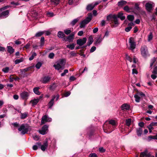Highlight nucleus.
<instances>
[{"mask_svg": "<svg viewBox=\"0 0 157 157\" xmlns=\"http://www.w3.org/2000/svg\"><path fill=\"white\" fill-rule=\"evenodd\" d=\"M75 47V45L74 44H70L67 45V47L70 49L71 50H73Z\"/></svg>", "mask_w": 157, "mask_h": 157, "instance_id": "nucleus-40", "label": "nucleus"}, {"mask_svg": "<svg viewBox=\"0 0 157 157\" xmlns=\"http://www.w3.org/2000/svg\"><path fill=\"white\" fill-rule=\"evenodd\" d=\"M78 0H68V2L70 5H71L73 3H75Z\"/></svg>", "mask_w": 157, "mask_h": 157, "instance_id": "nucleus-46", "label": "nucleus"}, {"mask_svg": "<svg viewBox=\"0 0 157 157\" xmlns=\"http://www.w3.org/2000/svg\"><path fill=\"white\" fill-rule=\"evenodd\" d=\"M52 120L51 118L49 117L48 116L45 115L43 116L42 118L41 121V124H43L46 122H50Z\"/></svg>", "mask_w": 157, "mask_h": 157, "instance_id": "nucleus-10", "label": "nucleus"}, {"mask_svg": "<svg viewBox=\"0 0 157 157\" xmlns=\"http://www.w3.org/2000/svg\"><path fill=\"white\" fill-rule=\"evenodd\" d=\"M127 2L125 1L122 0L118 3V5L119 6H122L126 4Z\"/></svg>", "mask_w": 157, "mask_h": 157, "instance_id": "nucleus-31", "label": "nucleus"}, {"mask_svg": "<svg viewBox=\"0 0 157 157\" xmlns=\"http://www.w3.org/2000/svg\"><path fill=\"white\" fill-rule=\"evenodd\" d=\"M112 17L113 19V21L114 22L115 25L116 26H117L118 25L119 23L117 19V15L116 14H113Z\"/></svg>", "mask_w": 157, "mask_h": 157, "instance_id": "nucleus-20", "label": "nucleus"}, {"mask_svg": "<svg viewBox=\"0 0 157 157\" xmlns=\"http://www.w3.org/2000/svg\"><path fill=\"white\" fill-rule=\"evenodd\" d=\"M31 130V126L27 124H22L18 128L19 131L21 132V135H24L27 133L28 131Z\"/></svg>", "mask_w": 157, "mask_h": 157, "instance_id": "nucleus-2", "label": "nucleus"}, {"mask_svg": "<svg viewBox=\"0 0 157 157\" xmlns=\"http://www.w3.org/2000/svg\"><path fill=\"white\" fill-rule=\"evenodd\" d=\"M139 5V4L137 3H136L135 5V8L138 10H139L140 9Z\"/></svg>", "mask_w": 157, "mask_h": 157, "instance_id": "nucleus-54", "label": "nucleus"}, {"mask_svg": "<svg viewBox=\"0 0 157 157\" xmlns=\"http://www.w3.org/2000/svg\"><path fill=\"white\" fill-rule=\"evenodd\" d=\"M47 15L49 17H52L54 16V13L52 12H48L47 13Z\"/></svg>", "mask_w": 157, "mask_h": 157, "instance_id": "nucleus-60", "label": "nucleus"}, {"mask_svg": "<svg viewBox=\"0 0 157 157\" xmlns=\"http://www.w3.org/2000/svg\"><path fill=\"white\" fill-rule=\"evenodd\" d=\"M152 73V74H157V66H155L154 67Z\"/></svg>", "mask_w": 157, "mask_h": 157, "instance_id": "nucleus-52", "label": "nucleus"}, {"mask_svg": "<svg viewBox=\"0 0 157 157\" xmlns=\"http://www.w3.org/2000/svg\"><path fill=\"white\" fill-rule=\"evenodd\" d=\"M7 48L8 52L10 54L13 53L14 52V50L12 47L8 46L7 47Z\"/></svg>", "mask_w": 157, "mask_h": 157, "instance_id": "nucleus-29", "label": "nucleus"}, {"mask_svg": "<svg viewBox=\"0 0 157 157\" xmlns=\"http://www.w3.org/2000/svg\"><path fill=\"white\" fill-rule=\"evenodd\" d=\"M128 20L130 21H132L134 19V17L133 15H129L127 17Z\"/></svg>", "mask_w": 157, "mask_h": 157, "instance_id": "nucleus-43", "label": "nucleus"}, {"mask_svg": "<svg viewBox=\"0 0 157 157\" xmlns=\"http://www.w3.org/2000/svg\"><path fill=\"white\" fill-rule=\"evenodd\" d=\"M89 157H98L97 155L95 153L90 154Z\"/></svg>", "mask_w": 157, "mask_h": 157, "instance_id": "nucleus-56", "label": "nucleus"}, {"mask_svg": "<svg viewBox=\"0 0 157 157\" xmlns=\"http://www.w3.org/2000/svg\"><path fill=\"white\" fill-rule=\"evenodd\" d=\"M96 49V48L95 46H93L92 47V48H91L90 52H94Z\"/></svg>", "mask_w": 157, "mask_h": 157, "instance_id": "nucleus-55", "label": "nucleus"}, {"mask_svg": "<svg viewBox=\"0 0 157 157\" xmlns=\"http://www.w3.org/2000/svg\"><path fill=\"white\" fill-rule=\"evenodd\" d=\"M31 67H29L23 69H21L20 70V71L21 75H23L25 74V72H26L29 70L31 69Z\"/></svg>", "mask_w": 157, "mask_h": 157, "instance_id": "nucleus-24", "label": "nucleus"}, {"mask_svg": "<svg viewBox=\"0 0 157 157\" xmlns=\"http://www.w3.org/2000/svg\"><path fill=\"white\" fill-rule=\"evenodd\" d=\"M33 138L35 140L37 141L39 140V137L37 135H35L33 136Z\"/></svg>", "mask_w": 157, "mask_h": 157, "instance_id": "nucleus-59", "label": "nucleus"}, {"mask_svg": "<svg viewBox=\"0 0 157 157\" xmlns=\"http://www.w3.org/2000/svg\"><path fill=\"white\" fill-rule=\"evenodd\" d=\"M102 40V39L101 37V36L99 37L96 38L95 40V45L96 46H97L99 45Z\"/></svg>", "mask_w": 157, "mask_h": 157, "instance_id": "nucleus-19", "label": "nucleus"}, {"mask_svg": "<svg viewBox=\"0 0 157 157\" xmlns=\"http://www.w3.org/2000/svg\"><path fill=\"white\" fill-rule=\"evenodd\" d=\"M48 146V142L47 140H46L44 142L43 145H41V146L40 147L41 150L43 151H44L45 150Z\"/></svg>", "mask_w": 157, "mask_h": 157, "instance_id": "nucleus-15", "label": "nucleus"}, {"mask_svg": "<svg viewBox=\"0 0 157 157\" xmlns=\"http://www.w3.org/2000/svg\"><path fill=\"white\" fill-rule=\"evenodd\" d=\"M157 75L156 74H153L151 75V77L153 79H155L157 77Z\"/></svg>", "mask_w": 157, "mask_h": 157, "instance_id": "nucleus-63", "label": "nucleus"}, {"mask_svg": "<svg viewBox=\"0 0 157 157\" xmlns=\"http://www.w3.org/2000/svg\"><path fill=\"white\" fill-rule=\"evenodd\" d=\"M152 139L157 140V133L155 136H148V141H150Z\"/></svg>", "mask_w": 157, "mask_h": 157, "instance_id": "nucleus-33", "label": "nucleus"}, {"mask_svg": "<svg viewBox=\"0 0 157 157\" xmlns=\"http://www.w3.org/2000/svg\"><path fill=\"white\" fill-rule=\"evenodd\" d=\"M124 10L126 12H128L129 11V8L128 6H126L124 7Z\"/></svg>", "mask_w": 157, "mask_h": 157, "instance_id": "nucleus-57", "label": "nucleus"}, {"mask_svg": "<svg viewBox=\"0 0 157 157\" xmlns=\"http://www.w3.org/2000/svg\"><path fill=\"white\" fill-rule=\"evenodd\" d=\"M44 33V31H39L36 33L35 36L37 37H39L42 35Z\"/></svg>", "mask_w": 157, "mask_h": 157, "instance_id": "nucleus-35", "label": "nucleus"}, {"mask_svg": "<svg viewBox=\"0 0 157 157\" xmlns=\"http://www.w3.org/2000/svg\"><path fill=\"white\" fill-rule=\"evenodd\" d=\"M79 19L78 18L75 19L73 20L70 23V24L72 26H74L75 24L78 22V21Z\"/></svg>", "mask_w": 157, "mask_h": 157, "instance_id": "nucleus-36", "label": "nucleus"}, {"mask_svg": "<svg viewBox=\"0 0 157 157\" xmlns=\"http://www.w3.org/2000/svg\"><path fill=\"white\" fill-rule=\"evenodd\" d=\"M141 55L144 58H146L149 56L148 51L147 47L146 45L142 46L140 48Z\"/></svg>", "mask_w": 157, "mask_h": 157, "instance_id": "nucleus-5", "label": "nucleus"}, {"mask_svg": "<svg viewBox=\"0 0 157 157\" xmlns=\"http://www.w3.org/2000/svg\"><path fill=\"white\" fill-rule=\"evenodd\" d=\"M71 32V29H66L64 30V33L67 35L69 34Z\"/></svg>", "mask_w": 157, "mask_h": 157, "instance_id": "nucleus-50", "label": "nucleus"}, {"mask_svg": "<svg viewBox=\"0 0 157 157\" xmlns=\"http://www.w3.org/2000/svg\"><path fill=\"white\" fill-rule=\"evenodd\" d=\"M68 70L67 69H65L64 71L61 74V75L62 77L64 76L65 74L68 72Z\"/></svg>", "mask_w": 157, "mask_h": 157, "instance_id": "nucleus-51", "label": "nucleus"}, {"mask_svg": "<svg viewBox=\"0 0 157 157\" xmlns=\"http://www.w3.org/2000/svg\"><path fill=\"white\" fill-rule=\"evenodd\" d=\"M100 2H97L94 3H92L88 5L86 7V10L88 11L92 10L93 9L95 6L98 5Z\"/></svg>", "mask_w": 157, "mask_h": 157, "instance_id": "nucleus-11", "label": "nucleus"}, {"mask_svg": "<svg viewBox=\"0 0 157 157\" xmlns=\"http://www.w3.org/2000/svg\"><path fill=\"white\" fill-rule=\"evenodd\" d=\"M86 37L78 39L77 41V44L80 46H82L86 43Z\"/></svg>", "mask_w": 157, "mask_h": 157, "instance_id": "nucleus-13", "label": "nucleus"}, {"mask_svg": "<svg viewBox=\"0 0 157 157\" xmlns=\"http://www.w3.org/2000/svg\"><path fill=\"white\" fill-rule=\"evenodd\" d=\"M151 125L152 126H157V122H152L151 123Z\"/></svg>", "mask_w": 157, "mask_h": 157, "instance_id": "nucleus-64", "label": "nucleus"}, {"mask_svg": "<svg viewBox=\"0 0 157 157\" xmlns=\"http://www.w3.org/2000/svg\"><path fill=\"white\" fill-rule=\"evenodd\" d=\"M58 36L59 38H63V40H65V38H64L65 35L61 31H59L58 33Z\"/></svg>", "mask_w": 157, "mask_h": 157, "instance_id": "nucleus-22", "label": "nucleus"}, {"mask_svg": "<svg viewBox=\"0 0 157 157\" xmlns=\"http://www.w3.org/2000/svg\"><path fill=\"white\" fill-rule=\"evenodd\" d=\"M13 75H11L9 76V81L10 82H13L14 80V78L12 77V76H13Z\"/></svg>", "mask_w": 157, "mask_h": 157, "instance_id": "nucleus-53", "label": "nucleus"}, {"mask_svg": "<svg viewBox=\"0 0 157 157\" xmlns=\"http://www.w3.org/2000/svg\"><path fill=\"white\" fill-rule=\"evenodd\" d=\"M54 56L55 54L53 53L52 52L49 54L48 57L50 59H52L54 58Z\"/></svg>", "mask_w": 157, "mask_h": 157, "instance_id": "nucleus-49", "label": "nucleus"}, {"mask_svg": "<svg viewBox=\"0 0 157 157\" xmlns=\"http://www.w3.org/2000/svg\"><path fill=\"white\" fill-rule=\"evenodd\" d=\"M42 63L40 62H38L36 65L35 67L37 69H39L42 66Z\"/></svg>", "mask_w": 157, "mask_h": 157, "instance_id": "nucleus-45", "label": "nucleus"}, {"mask_svg": "<svg viewBox=\"0 0 157 157\" xmlns=\"http://www.w3.org/2000/svg\"><path fill=\"white\" fill-rule=\"evenodd\" d=\"M135 100L136 102H139L140 101V97L137 94H136L134 96Z\"/></svg>", "mask_w": 157, "mask_h": 157, "instance_id": "nucleus-32", "label": "nucleus"}, {"mask_svg": "<svg viewBox=\"0 0 157 157\" xmlns=\"http://www.w3.org/2000/svg\"><path fill=\"white\" fill-rule=\"evenodd\" d=\"M113 15H111L110 14L109 15H108L106 17L107 20V21L111 19L112 18L113 19Z\"/></svg>", "mask_w": 157, "mask_h": 157, "instance_id": "nucleus-58", "label": "nucleus"}, {"mask_svg": "<svg viewBox=\"0 0 157 157\" xmlns=\"http://www.w3.org/2000/svg\"><path fill=\"white\" fill-rule=\"evenodd\" d=\"M143 129L141 128H139L136 129V132L137 135L140 136L142 134Z\"/></svg>", "mask_w": 157, "mask_h": 157, "instance_id": "nucleus-25", "label": "nucleus"}, {"mask_svg": "<svg viewBox=\"0 0 157 157\" xmlns=\"http://www.w3.org/2000/svg\"><path fill=\"white\" fill-rule=\"evenodd\" d=\"M155 4L152 2H148L145 5L146 9L149 12L152 10L153 7L154 6Z\"/></svg>", "mask_w": 157, "mask_h": 157, "instance_id": "nucleus-9", "label": "nucleus"}, {"mask_svg": "<svg viewBox=\"0 0 157 157\" xmlns=\"http://www.w3.org/2000/svg\"><path fill=\"white\" fill-rule=\"evenodd\" d=\"M48 126L45 125L42 127L41 130L39 131V132L43 135H45L47 133V132L48 130Z\"/></svg>", "mask_w": 157, "mask_h": 157, "instance_id": "nucleus-12", "label": "nucleus"}, {"mask_svg": "<svg viewBox=\"0 0 157 157\" xmlns=\"http://www.w3.org/2000/svg\"><path fill=\"white\" fill-rule=\"evenodd\" d=\"M41 143L40 142H38L36 143V144L33 146V148L34 150H36L38 148L40 147L41 146Z\"/></svg>", "mask_w": 157, "mask_h": 157, "instance_id": "nucleus-21", "label": "nucleus"}, {"mask_svg": "<svg viewBox=\"0 0 157 157\" xmlns=\"http://www.w3.org/2000/svg\"><path fill=\"white\" fill-rule=\"evenodd\" d=\"M121 108L122 110L125 111V110H129L130 108V106L128 104H124L121 105Z\"/></svg>", "mask_w": 157, "mask_h": 157, "instance_id": "nucleus-18", "label": "nucleus"}, {"mask_svg": "<svg viewBox=\"0 0 157 157\" xmlns=\"http://www.w3.org/2000/svg\"><path fill=\"white\" fill-rule=\"evenodd\" d=\"M39 101V99H34L33 100L31 101L30 102L32 103L33 106L36 105L38 102Z\"/></svg>", "mask_w": 157, "mask_h": 157, "instance_id": "nucleus-30", "label": "nucleus"}, {"mask_svg": "<svg viewBox=\"0 0 157 157\" xmlns=\"http://www.w3.org/2000/svg\"><path fill=\"white\" fill-rule=\"evenodd\" d=\"M40 45L41 46H44V36H42L40 39Z\"/></svg>", "mask_w": 157, "mask_h": 157, "instance_id": "nucleus-42", "label": "nucleus"}, {"mask_svg": "<svg viewBox=\"0 0 157 157\" xmlns=\"http://www.w3.org/2000/svg\"><path fill=\"white\" fill-rule=\"evenodd\" d=\"M129 49L132 51L134 50L136 47V43L133 37H131L129 39Z\"/></svg>", "mask_w": 157, "mask_h": 157, "instance_id": "nucleus-7", "label": "nucleus"}, {"mask_svg": "<svg viewBox=\"0 0 157 157\" xmlns=\"http://www.w3.org/2000/svg\"><path fill=\"white\" fill-rule=\"evenodd\" d=\"M29 96V93L26 91L22 92L20 94V96L21 98L25 100H27L28 99Z\"/></svg>", "mask_w": 157, "mask_h": 157, "instance_id": "nucleus-8", "label": "nucleus"}, {"mask_svg": "<svg viewBox=\"0 0 157 157\" xmlns=\"http://www.w3.org/2000/svg\"><path fill=\"white\" fill-rule=\"evenodd\" d=\"M117 17L120 18L121 20H124L125 18V17L123 15V13L121 12H119L118 15Z\"/></svg>", "mask_w": 157, "mask_h": 157, "instance_id": "nucleus-27", "label": "nucleus"}, {"mask_svg": "<svg viewBox=\"0 0 157 157\" xmlns=\"http://www.w3.org/2000/svg\"><path fill=\"white\" fill-rule=\"evenodd\" d=\"M10 70V68L8 67H6L2 68V71L4 73H7L9 72Z\"/></svg>", "mask_w": 157, "mask_h": 157, "instance_id": "nucleus-37", "label": "nucleus"}, {"mask_svg": "<svg viewBox=\"0 0 157 157\" xmlns=\"http://www.w3.org/2000/svg\"><path fill=\"white\" fill-rule=\"evenodd\" d=\"M147 152V150H145L144 151L141 152L140 155V157H146V153Z\"/></svg>", "mask_w": 157, "mask_h": 157, "instance_id": "nucleus-39", "label": "nucleus"}, {"mask_svg": "<svg viewBox=\"0 0 157 157\" xmlns=\"http://www.w3.org/2000/svg\"><path fill=\"white\" fill-rule=\"evenodd\" d=\"M66 61L65 59H60L59 60L56 64H54V67L56 69L59 70L60 69H63L64 68V66L66 63Z\"/></svg>", "mask_w": 157, "mask_h": 157, "instance_id": "nucleus-4", "label": "nucleus"}, {"mask_svg": "<svg viewBox=\"0 0 157 157\" xmlns=\"http://www.w3.org/2000/svg\"><path fill=\"white\" fill-rule=\"evenodd\" d=\"M126 59L129 61L130 62H131L132 61V59L127 54H126Z\"/></svg>", "mask_w": 157, "mask_h": 157, "instance_id": "nucleus-48", "label": "nucleus"}, {"mask_svg": "<svg viewBox=\"0 0 157 157\" xmlns=\"http://www.w3.org/2000/svg\"><path fill=\"white\" fill-rule=\"evenodd\" d=\"M57 87V85L55 83H53L50 86L49 89L52 90H54Z\"/></svg>", "mask_w": 157, "mask_h": 157, "instance_id": "nucleus-34", "label": "nucleus"}, {"mask_svg": "<svg viewBox=\"0 0 157 157\" xmlns=\"http://www.w3.org/2000/svg\"><path fill=\"white\" fill-rule=\"evenodd\" d=\"M36 56V54L35 52H33V53L31 56L29 58V59L31 61L33 59L35 56Z\"/></svg>", "mask_w": 157, "mask_h": 157, "instance_id": "nucleus-47", "label": "nucleus"}, {"mask_svg": "<svg viewBox=\"0 0 157 157\" xmlns=\"http://www.w3.org/2000/svg\"><path fill=\"white\" fill-rule=\"evenodd\" d=\"M156 59L155 57H154L151 59L150 64V66L151 67L153 65L154 63L156 61Z\"/></svg>", "mask_w": 157, "mask_h": 157, "instance_id": "nucleus-44", "label": "nucleus"}, {"mask_svg": "<svg viewBox=\"0 0 157 157\" xmlns=\"http://www.w3.org/2000/svg\"><path fill=\"white\" fill-rule=\"evenodd\" d=\"M153 37V35L152 32H150L149 35L148 36L147 40L148 41H150L152 40Z\"/></svg>", "mask_w": 157, "mask_h": 157, "instance_id": "nucleus-38", "label": "nucleus"}, {"mask_svg": "<svg viewBox=\"0 0 157 157\" xmlns=\"http://www.w3.org/2000/svg\"><path fill=\"white\" fill-rule=\"evenodd\" d=\"M28 113L27 112H25L24 113H21V118L24 119L26 118L28 116Z\"/></svg>", "mask_w": 157, "mask_h": 157, "instance_id": "nucleus-28", "label": "nucleus"}, {"mask_svg": "<svg viewBox=\"0 0 157 157\" xmlns=\"http://www.w3.org/2000/svg\"><path fill=\"white\" fill-rule=\"evenodd\" d=\"M59 97V95L57 94L56 95H54L52 96V99L48 103V105L49 108H51L53 106L54 103V100L56 99V101H57Z\"/></svg>", "mask_w": 157, "mask_h": 157, "instance_id": "nucleus-6", "label": "nucleus"}, {"mask_svg": "<svg viewBox=\"0 0 157 157\" xmlns=\"http://www.w3.org/2000/svg\"><path fill=\"white\" fill-rule=\"evenodd\" d=\"M75 34V33H72L67 37L66 40H65V41H68L69 42H72L74 40Z\"/></svg>", "mask_w": 157, "mask_h": 157, "instance_id": "nucleus-16", "label": "nucleus"}, {"mask_svg": "<svg viewBox=\"0 0 157 157\" xmlns=\"http://www.w3.org/2000/svg\"><path fill=\"white\" fill-rule=\"evenodd\" d=\"M50 79L51 78L49 76H44L42 78L41 81L43 83L45 84L49 82Z\"/></svg>", "mask_w": 157, "mask_h": 157, "instance_id": "nucleus-17", "label": "nucleus"}, {"mask_svg": "<svg viewBox=\"0 0 157 157\" xmlns=\"http://www.w3.org/2000/svg\"><path fill=\"white\" fill-rule=\"evenodd\" d=\"M132 28V27L129 26L126 28L125 29V30L126 32H128L131 30Z\"/></svg>", "mask_w": 157, "mask_h": 157, "instance_id": "nucleus-62", "label": "nucleus"}, {"mask_svg": "<svg viewBox=\"0 0 157 157\" xmlns=\"http://www.w3.org/2000/svg\"><path fill=\"white\" fill-rule=\"evenodd\" d=\"M131 119L130 118H129L126 120V124L127 126H129L131 124Z\"/></svg>", "mask_w": 157, "mask_h": 157, "instance_id": "nucleus-41", "label": "nucleus"}, {"mask_svg": "<svg viewBox=\"0 0 157 157\" xmlns=\"http://www.w3.org/2000/svg\"><path fill=\"white\" fill-rule=\"evenodd\" d=\"M92 14L91 13L88 14V16L82 21L80 23V27L81 28H84L86 25L88 24L92 20Z\"/></svg>", "mask_w": 157, "mask_h": 157, "instance_id": "nucleus-3", "label": "nucleus"}, {"mask_svg": "<svg viewBox=\"0 0 157 157\" xmlns=\"http://www.w3.org/2000/svg\"><path fill=\"white\" fill-rule=\"evenodd\" d=\"M39 88H40L39 87H36L34 88L33 89L34 92L38 95H39L41 94V93L39 91Z\"/></svg>", "mask_w": 157, "mask_h": 157, "instance_id": "nucleus-26", "label": "nucleus"}, {"mask_svg": "<svg viewBox=\"0 0 157 157\" xmlns=\"http://www.w3.org/2000/svg\"><path fill=\"white\" fill-rule=\"evenodd\" d=\"M9 13V10H7L2 12L0 14V18H4L7 17Z\"/></svg>", "mask_w": 157, "mask_h": 157, "instance_id": "nucleus-14", "label": "nucleus"}, {"mask_svg": "<svg viewBox=\"0 0 157 157\" xmlns=\"http://www.w3.org/2000/svg\"><path fill=\"white\" fill-rule=\"evenodd\" d=\"M105 21L104 20H102L101 21L100 25L102 26H104L105 25Z\"/></svg>", "mask_w": 157, "mask_h": 157, "instance_id": "nucleus-61", "label": "nucleus"}, {"mask_svg": "<svg viewBox=\"0 0 157 157\" xmlns=\"http://www.w3.org/2000/svg\"><path fill=\"white\" fill-rule=\"evenodd\" d=\"M117 126L116 121L113 120H109L108 122H105L103 126L104 132L106 133H109L114 130Z\"/></svg>", "mask_w": 157, "mask_h": 157, "instance_id": "nucleus-1", "label": "nucleus"}, {"mask_svg": "<svg viewBox=\"0 0 157 157\" xmlns=\"http://www.w3.org/2000/svg\"><path fill=\"white\" fill-rule=\"evenodd\" d=\"M94 41L93 38L92 36H90L88 38V41L87 43V45L88 46H90L93 42Z\"/></svg>", "mask_w": 157, "mask_h": 157, "instance_id": "nucleus-23", "label": "nucleus"}]
</instances>
